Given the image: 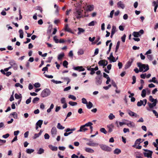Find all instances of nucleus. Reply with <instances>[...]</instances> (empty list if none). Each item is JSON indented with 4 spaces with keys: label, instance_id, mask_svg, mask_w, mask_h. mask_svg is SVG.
<instances>
[{
    "label": "nucleus",
    "instance_id": "1",
    "mask_svg": "<svg viewBox=\"0 0 158 158\" xmlns=\"http://www.w3.org/2000/svg\"><path fill=\"white\" fill-rule=\"evenodd\" d=\"M138 66L139 68L140 72H142L143 70V72H145L147 71L149 69V66L148 64H142L140 62L137 63Z\"/></svg>",
    "mask_w": 158,
    "mask_h": 158
},
{
    "label": "nucleus",
    "instance_id": "2",
    "mask_svg": "<svg viewBox=\"0 0 158 158\" xmlns=\"http://www.w3.org/2000/svg\"><path fill=\"white\" fill-rule=\"evenodd\" d=\"M50 90L48 89H44L41 92V96L43 98L49 96L51 94Z\"/></svg>",
    "mask_w": 158,
    "mask_h": 158
},
{
    "label": "nucleus",
    "instance_id": "3",
    "mask_svg": "<svg viewBox=\"0 0 158 158\" xmlns=\"http://www.w3.org/2000/svg\"><path fill=\"white\" fill-rule=\"evenodd\" d=\"M102 75L97 76L95 78V83L96 85H98L101 84L102 82Z\"/></svg>",
    "mask_w": 158,
    "mask_h": 158
},
{
    "label": "nucleus",
    "instance_id": "4",
    "mask_svg": "<svg viewBox=\"0 0 158 158\" xmlns=\"http://www.w3.org/2000/svg\"><path fill=\"white\" fill-rule=\"evenodd\" d=\"M99 146L101 149L103 151L109 152L111 151V148L106 145L101 144Z\"/></svg>",
    "mask_w": 158,
    "mask_h": 158
},
{
    "label": "nucleus",
    "instance_id": "5",
    "mask_svg": "<svg viewBox=\"0 0 158 158\" xmlns=\"http://www.w3.org/2000/svg\"><path fill=\"white\" fill-rule=\"evenodd\" d=\"M134 60V58L133 57L131 58L129 60V61L125 65L124 69H128L131 66Z\"/></svg>",
    "mask_w": 158,
    "mask_h": 158
},
{
    "label": "nucleus",
    "instance_id": "6",
    "mask_svg": "<svg viewBox=\"0 0 158 158\" xmlns=\"http://www.w3.org/2000/svg\"><path fill=\"white\" fill-rule=\"evenodd\" d=\"M143 150L145 152H144L143 153L144 156L148 158H152V154L153 153L152 151L146 149H143Z\"/></svg>",
    "mask_w": 158,
    "mask_h": 158
},
{
    "label": "nucleus",
    "instance_id": "7",
    "mask_svg": "<svg viewBox=\"0 0 158 158\" xmlns=\"http://www.w3.org/2000/svg\"><path fill=\"white\" fill-rule=\"evenodd\" d=\"M82 11L81 10H77L76 12H74V14L77 19H80L82 17L81 13Z\"/></svg>",
    "mask_w": 158,
    "mask_h": 158
},
{
    "label": "nucleus",
    "instance_id": "8",
    "mask_svg": "<svg viewBox=\"0 0 158 158\" xmlns=\"http://www.w3.org/2000/svg\"><path fill=\"white\" fill-rule=\"evenodd\" d=\"M9 64L11 65V68L13 67L15 70H17L18 68V65L16 63L15 61L14 60H11L9 62Z\"/></svg>",
    "mask_w": 158,
    "mask_h": 158
},
{
    "label": "nucleus",
    "instance_id": "9",
    "mask_svg": "<svg viewBox=\"0 0 158 158\" xmlns=\"http://www.w3.org/2000/svg\"><path fill=\"white\" fill-rule=\"evenodd\" d=\"M157 101L156 100V101L153 102L152 103H150L149 102H148L147 104L148 105L149 108H147V109L149 111H150L151 110V109L152 108L154 107L157 104Z\"/></svg>",
    "mask_w": 158,
    "mask_h": 158
},
{
    "label": "nucleus",
    "instance_id": "10",
    "mask_svg": "<svg viewBox=\"0 0 158 158\" xmlns=\"http://www.w3.org/2000/svg\"><path fill=\"white\" fill-rule=\"evenodd\" d=\"M98 64L100 66H106L108 64V61L104 60H101L98 62Z\"/></svg>",
    "mask_w": 158,
    "mask_h": 158
},
{
    "label": "nucleus",
    "instance_id": "11",
    "mask_svg": "<svg viewBox=\"0 0 158 158\" xmlns=\"http://www.w3.org/2000/svg\"><path fill=\"white\" fill-rule=\"evenodd\" d=\"M51 133L53 137H54L57 134V130L55 127H52L51 131Z\"/></svg>",
    "mask_w": 158,
    "mask_h": 158
},
{
    "label": "nucleus",
    "instance_id": "12",
    "mask_svg": "<svg viewBox=\"0 0 158 158\" xmlns=\"http://www.w3.org/2000/svg\"><path fill=\"white\" fill-rule=\"evenodd\" d=\"M73 69L74 70L78 71L79 72L83 71L85 70V69L83 68L82 66L74 67Z\"/></svg>",
    "mask_w": 158,
    "mask_h": 158
},
{
    "label": "nucleus",
    "instance_id": "13",
    "mask_svg": "<svg viewBox=\"0 0 158 158\" xmlns=\"http://www.w3.org/2000/svg\"><path fill=\"white\" fill-rule=\"evenodd\" d=\"M128 114L129 115L131 116H134L135 117H139V116L135 113L129 110L128 112Z\"/></svg>",
    "mask_w": 158,
    "mask_h": 158
},
{
    "label": "nucleus",
    "instance_id": "14",
    "mask_svg": "<svg viewBox=\"0 0 158 158\" xmlns=\"http://www.w3.org/2000/svg\"><path fill=\"white\" fill-rule=\"evenodd\" d=\"M118 8H121L122 9H124L125 8L124 4L121 1L118 2L117 4Z\"/></svg>",
    "mask_w": 158,
    "mask_h": 158
},
{
    "label": "nucleus",
    "instance_id": "15",
    "mask_svg": "<svg viewBox=\"0 0 158 158\" xmlns=\"http://www.w3.org/2000/svg\"><path fill=\"white\" fill-rule=\"evenodd\" d=\"M86 127L84 125H82L80 127L79 130L77 131L78 132H85V131L87 130L88 129L87 128L85 127Z\"/></svg>",
    "mask_w": 158,
    "mask_h": 158
},
{
    "label": "nucleus",
    "instance_id": "16",
    "mask_svg": "<svg viewBox=\"0 0 158 158\" xmlns=\"http://www.w3.org/2000/svg\"><path fill=\"white\" fill-rule=\"evenodd\" d=\"M90 142L87 143L86 144L88 145L93 147L97 146L98 145V143L92 142V141H90Z\"/></svg>",
    "mask_w": 158,
    "mask_h": 158
},
{
    "label": "nucleus",
    "instance_id": "17",
    "mask_svg": "<svg viewBox=\"0 0 158 158\" xmlns=\"http://www.w3.org/2000/svg\"><path fill=\"white\" fill-rule=\"evenodd\" d=\"M0 72L2 74L6 75L7 77H8L10 75H11L12 73L11 72H7L5 73L4 71L2 69L1 70Z\"/></svg>",
    "mask_w": 158,
    "mask_h": 158
},
{
    "label": "nucleus",
    "instance_id": "18",
    "mask_svg": "<svg viewBox=\"0 0 158 158\" xmlns=\"http://www.w3.org/2000/svg\"><path fill=\"white\" fill-rule=\"evenodd\" d=\"M126 125L130 127L134 128L135 127V123L129 121V123H126Z\"/></svg>",
    "mask_w": 158,
    "mask_h": 158
},
{
    "label": "nucleus",
    "instance_id": "19",
    "mask_svg": "<svg viewBox=\"0 0 158 158\" xmlns=\"http://www.w3.org/2000/svg\"><path fill=\"white\" fill-rule=\"evenodd\" d=\"M48 147L52 151H56L58 149V148L57 147L53 146L51 144L49 145Z\"/></svg>",
    "mask_w": 158,
    "mask_h": 158
},
{
    "label": "nucleus",
    "instance_id": "20",
    "mask_svg": "<svg viewBox=\"0 0 158 158\" xmlns=\"http://www.w3.org/2000/svg\"><path fill=\"white\" fill-rule=\"evenodd\" d=\"M94 6V5H88L87 7V10L89 11H91L93 10Z\"/></svg>",
    "mask_w": 158,
    "mask_h": 158
},
{
    "label": "nucleus",
    "instance_id": "21",
    "mask_svg": "<svg viewBox=\"0 0 158 158\" xmlns=\"http://www.w3.org/2000/svg\"><path fill=\"white\" fill-rule=\"evenodd\" d=\"M107 127L108 129V132L110 133L113 131V128L114 127V126L113 124H111L107 126Z\"/></svg>",
    "mask_w": 158,
    "mask_h": 158
},
{
    "label": "nucleus",
    "instance_id": "22",
    "mask_svg": "<svg viewBox=\"0 0 158 158\" xmlns=\"http://www.w3.org/2000/svg\"><path fill=\"white\" fill-rule=\"evenodd\" d=\"M142 154L139 152H136L135 153V158H143L141 156Z\"/></svg>",
    "mask_w": 158,
    "mask_h": 158
},
{
    "label": "nucleus",
    "instance_id": "23",
    "mask_svg": "<svg viewBox=\"0 0 158 158\" xmlns=\"http://www.w3.org/2000/svg\"><path fill=\"white\" fill-rule=\"evenodd\" d=\"M85 151L89 153H92L94 152V151L92 149L88 148H85Z\"/></svg>",
    "mask_w": 158,
    "mask_h": 158
},
{
    "label": "nucleus",
    "instance_id": "24",
    "mask_svg": "<svg viewBox=\"0 0 158 158\" xmlns=\"http://www.w3.org/2000/svg\"><path fill=\"white\" fill-rule=\"evenodd\" d=\"M132 35L135 37H138L141 36V34H139L138 32L134 31Z\"/></svg>",
    "mask_w": 158,
    "mask_h": 158
},
{
    "label": "nucleus",
    "instance_id": "25",
    "mask_svg": "<svg viewBox=\"0 0 158 158\" xmlns=\"http://www.w3.org/2000/svg\"><path fill=\"white\" fill-rule=\"evenodd\" d=\"M78 32L77 33L78 35H80L81 33H84L85 31V30L84 29L80 27L78 28Z\"/></svg>",
    "mask_w": 158,
    "mask_h": 158
},
{
    "label": "nucleus",
    "instance_id": "26",
    "mask_svg": "<svg viewBox=\"0 0 158 158\" xmlns=\"http://www.w3.org/2000/svg\"><path fill=\"white\" fill-rule=\"evenodd\" d=\"M43 121L41 120H39L38 121V122L36 123V125L38 126L39 127H41V125L43 123Z\"/></svg>",
    "mask_w": 158,
    "mask_h": 158
},
{
    "label": "nucleus",
    "instance_id": "27",
    "mask_svg": "<svg viewBox=\"0 0 158 158\" xmlns=\"http://www.w3.org/2000/svg\"><path fill=\"white\" fill-rule=\"evenodd\" d=\"M146 90L145 89H143L142 90L141 96L143 98H144L146 96Z\"/></svg>",
    "mask_w": 158,
    "mask_h": 158
},
{
    "label": "nucleus",
    "instance_id": "28",
    "mask_svg": "<svg viewBox=\"0 0 158 158\" xmlns=\"http://www.w3.org/2000/svg\"><path fill=\"white\" fill-rule=\"evenodd\" d=\"M10 115L13 116V118L15 119H17L18 118V114L16 112H13L11 113Z\"/></svg>",
    "mask_w": 158,
    "mask_h": 158
},
{
    "label": "nucleus",
    "instance_id": "29",
    "mask_svg": "<svg viewBox=\"0 0 158 158\" xmlns=\"http://www.w3.org/2000/svg\"><path fill=\"white\" fill-rule=\"evenodd\" d=\"M65 31L70 32H71L72 31L71 30L69 27L68 25V24H66L65 25Z\"/></svg>",
    "mask_w": 158,
    "mask_h": 158
},
{
    "label": "nucleus",
    "instance_id": "30",
    "mask_svg": "<svg viewBox=\"0 0 158 158\" xmlns=\"http://www.w3.org/2000/svg\"><path fill=\"white\" fill-rule=\"evenodd\" d=\"M121 152V150L118 148L115 149L114 151V153L116 154H119Z\"/></svg>",
    "mask_w": 158,
    "mask_h": 158
},
{
    "label": "nucleus",
    "instance_id": "31",
    "mask_svg": "<svg viewBox=\"0 0 158 158\" xmlns=\"http://www.w3.org/2000/svg\"><path fill=\"white\" fill-rule=\"evenodd\" d=\"M34 150L33 149L28 148L27 149L26 152L27 153L29 154H30L31 153L33 152H34Z\"/></svg>",
    "mask_w": 158,
    "mask_h": 158
},
{
    "label": "nucleus",
    "instance_id": "32",
    "mask_svg": "<svg viewBox=\"0 0 158 158\" xmlns=\"http://www.w3.org/2000/svg\"><path fill=\"white\" fill-rule=\"evenodd\" d=\"M64 53H62L60 54H59L58 56V59L59 60H60L62 59V58L64 57Z\"/></svg>",
    "mask_w": 158,
    "mask_h": 158
},
{
    "label": "nucleus",
    "instance_id": "33",
    "mask_svg": "<svg viewBox=\"0 0 158 158\" xmlns=\"http://www.w3.org/2000/svg\"><path fill=\"white\" fill-rule=\"evenodd\" d=\"M57 127V128L60 130H63L64 128V127L62 126L60 123H58Z\"/></svg>",
    "mask_w": 158,
    "mask_h": 158
},
{
    "label": "nucleus",
    "instance_id": "34",
    "mask_svg": "<svg viewBox=\"0 0 158 158\" xmlns=\"http://www.w3.org/2000/svg\"><path fill=\"white\" fill-rule=\"evenodd\" d=\"M40 98L38 97H35L33 100L32 102L34 104L37 103V102L39 100Z\"/></svg>",
    "mask_w": 158,
    "mask_h": 158
},
{
    "label": "nucleus",
    "instance_id": "35",
    "mask_svg": "<svg viewBox=\"0 0 158 158\" xmlns=\"http://www.w3.org/2000/svg\"><path fill=\"white\" fill-rule=\"evenodd\" d=\"M44 150L42 148H40L37 152L39 154H41L44 152Z\"/></svg>",
    "mask_w": 158,
    "mask_h": 158
},
{
    "label": "nucleus",
    "instance_id": "36",
    "mask_svg": "<svg viewBox=\"0 0 158 158\" xmlns=\"http://www.w3.org/2000/svg\"><path fill=\"white\" fill-rule=\"evenodd\" d=\"M120 44V41H118L117 43V44H116V49H115V52H117L119 48V47Z\"/></svg>",
    "mask_w": 158,
    "mask_h": 158
},
{
    "label": "nucleus",
    "instance_id": "37",
    "mask_svg": "<svg viewBox=\"0 0 158 158\" xmlns=\"http://www.w3.org/2000/svg\"><path fill=\"white\" fill-rule=\"evenodd\" d=\"M54 104L52 103L50 106V107L49 108H48L47 110V112H48V113H49L51 111V110L52 109H53V107H54Z\"/></svg>",
    "mask_w": 158,
    "mask_h": 158
},
{
    "label": "nucleus",
    "instance_id": "38",
    "mask_svg": "<svg viewBox=\"0 0 158 158\" xmlns=\"http://www.w3.org/2000/svg\"><path fill=\"white\" fill-rule=\"evenodd\" d=\"M93 104L90 102H89L88 105L87 104V107L89 109H90L91 108V107H93Z\"/></svg>",
    "mask_w": 158,
    "mask_h": 158
},
{
    "label": "nucleus",
    "instance_id": "39",
    "mask_svg": "<svg viewBox=\"0 0 158 158\" xmlns=\"http://www.w3.org/2000/svg\"><path fill=\"white\" fill-rule=\"evenodd\" d=\"M149 82H153L154 83H158V82L156 80V78L155 77H153L152 78V80H150L149 81Z\"/></svg>",
    "mask_w": 158,
    "mask_h": 158
},
{
    "label": "nucleus",
    "instance_id": "40",
    "mask_svg": "<svg viewBox=\"0 0 158 158\" xmlns=\"http://www.w3.org/2000/svg\"><path fill=\"white\" fill-rule=\"evenodd\" d=\"M115 118V116L112 113H110L108 116V118L110 120H112Z\"/></svg>",
    "mask_w": 158,
    "mask_h": 158
},
{
    "label": "nucleus",
    "instance_id": "41",
    "mask_svg": "<svg viewBox=\"0 0 158 158\" xmlns=\"http://www.w3.org/2000/svg\"><path fill=\"white\" fill-rule=\"evenodd\" d=\"M141 139L140 138L136 140L135 142V146L136 145H137V144H140V143H141V142H140V141H141Z\"/></svg>",
    "mask_w": 158,
    "mask_h": 158
},
{
    "label": "nucleus",
    "instance_id": "42",
    "mask_svg": "<svg viewBox=\"0 0 158 158\" xmlns=\"http://www.w3.org/2000/svg\"><path fill=\"white\" fill-rule=\"evenodd\" d=\"M143 104V101L140 100L137 103V105L138 106H140Z\"/></svg>",
    "mask_w": 158,
    "mask_h": 158
},
{
    "label": "nucleus",
    "instance_id": "43",
    "mask_svg": "<svg viewBox=\"0 0 158 158\" xmlns=\"http://www.w3.org/2000/svg\"><path fill=\"white\" fill-rule=\"evenodd\" d=\"M69 104L71 106H75L77 105V103L75 102H73L72 101H70L69 102Z\"/></svg>",
    "mask_w": 158,
    "mask_h": 158
},
{
    "label": "nucleus",
    "instance_id": "44",
    "mask_svg": "<svg viewBox=\"0 0 158 158\" xmlns=\"http://www.w3.org/2000/svg\"><path fill=\"white\" fill-rule=\"evenodd\" d=\"M93 124L91 122H89L88 123H86L84 125L85 127H92V126L93 125Z\"/></svg>",
    "mask_w": 158,
    "mask_h": 158
},
{
    "label": "nucleus",
    "instance_id": "45",
    "mask_svg": "<svg viewBox=\"0 0 158 158\" xmlns=\"http://www.w3.org/2000/svg\"><path fill=\"white\" fill-rule=\"evenodd\" d=\"M152 5L154 7L157 6V7H158V0L156 1H153L152 2Z\"/></svg>",
    "mask_w": 158,
    "mask_h": 158
},
{
    "label": "nucleus",
    "instance_id": "46",
    "mask_svg": "<svg viewBox=\"0 0 158 158\" xmlns=\"http://www.w3.org/2000/svg\"><path fill=\"white\" fill-rule=\"evenodd\" d=\"M116 31V27L113 26H112V28L111 30V33L114 34Z\"/></svg>",
    "mask_w": 158,
    "mask_h": 158
},
{
    "label": "nucleus",
    "instance_id": "47",
    "mask_svg": "<svg viewBox=\"0 0 158 158\" xmlns=\"http://www.w3.org/2000/svg\"><path fill=\"white\" fill-rule=\"evenodd\" d=\"M100 130L101 132L103 133L104 134H106L107 133L106 131V129L104 128H101L100 129Z\"/></svg>",
    "mask_w": 158,
    "mask_h": 158
},
{
    "label": "nucleus",
    "instance_id": "48",
    "mask_svg": "<svg viewBox=\"0 0 158 158\" xmlns=\"http://www.w3.org/2000/svg\"><path fill=\"white\" fill-rule=\"evenodd\" d=\"M68 64V62L66 60H64L63 63V65L64 67L65 68H67V65Z\"/></svg>",
    "mask_w": 158,
    "mask_h": 158
},
{
    "label": "nucleus",
    "instance_id": "49",
    "mask_svg": "<svg viewBox=\"0 0 158 158\" xmlns=\"http://www.w3.org/2000/svg\"><path fill=\"white\" fill-rule=\"evenodd\" d=\"M68 97L69 98H71L73 100H75L76 98L75 96L73 95H70Z\"/></svg>",
    "mask_w": 158,
    "mask_h": 158
},
{
    "label": "nucleus",
    "instance_id": "50",
    "mask_svg": "<svg viewBox=\"0 0 158 158\" xmlns=\"http://www.w3.org/2000/svg\"><path fill=\"white\" fill-rule=\"evenodd\" d=\"M149 100L152 102H155L156 100H157V99H154L153 98L152 96H150L149 97Z\"/></svg>",
    "mask_w": 158,
    "mask_h": 158
},
{
    "label": "nucleus",
    "instance_id": "51",
    "mask_svg": "<svg viewBox=\"0 0 158 158\" xmlns=\"http://www.w3.org/2000/svg\"><path fill=\"white\" fill-rule=\"evenodd\" d=\"M51 81L56 84L61 83L62 82L60 81H56L54 79L51 80Z\"/></svg>",
    "mask_w": 158,
    "mask_h": 158
},
{
    "label": "nucleus",
    "instance_id": "52",
    "mask_svg": "<svg viewBox=\"0 0 158 158\" xmlns=\"http://www.w3.org/2000/svg\"><path fill=\"white\" fill-rule=\"evenodd\" d=\"M61 103L62 104H64L66 103L65 98H62L60 100Z\"/></svg>",
    "mask_w": 158,
    "mask_h": 158
},
{
    "label": "nucleus",
    "instance_id": "53",
    "mask_svg": "<svg viewBox=\"0 0 158 158\" xmlns=\"http://www.w3.org/2000/svg\"><path fill=\"white\" fill-rule=\"evenodd\" d=\"M82 102L83 104H87L88 103L86 101V100L85 98H83L82 99Z\"/></svg>",
    "mask_w": 158,
    "mask_h": 158
},
{
    "label": "nucleus",
    "instance_id": "54",
    "mask_svg": "<svg viewBox=\"0 0 158 158\" xmlns=\"http://www.w3.org/2000/svg\"><path fill=\"white\" fill-rule=\"evenodd\" d=\"M53 40L56 43H59V40L57 38L56 36H55L54 37Z\"/></svg>",
    "mask_w": 158,
    "mask_h": 158
},
{
    "label": "nucleus",
    "instance_id": "55",
    "mask_svg": "<svg viewBox=\"0 0 158 158\" xmlns=\"http://www.w3.org/2000/svg\"><path fill=\"white\" fill-rule=\"evenodd\" d=\"M132 78L133 81L132 82V84H134L136 82V78L135 76H133Z\"/></svg>",
    "mask_w": 158,
    "mask_h": 158
},
{
    "label": "nucleus",
    "instance_id": "56",
    "mask_svg": "<svg viewBox=\"0 0 158 158\" xmlns=\"http://www.w3.org/2000/svg\"><path fill=\"white\" fill-rule=\"evenodd\" d=\"M15 97L16 99H19L21 98V97L17 93L15 94Z\"/></svg>",
    "mask_w": 158,
    "mask_h": 158
},
{
    "label": "nucleus",
    "instance_id": "57",
    "mask_svg": "<svg viewBox=\"0 0 158 158\" xmlns=\"http://www.w3.org/2000/svg\"><path fill=\"white\" fill-rule=\"evenodd\" d=\"M126 37V35L124 34L123 36L121 37V40L123 42H124L125 41V39Z\"/></svg>",
    "mask_w": 158,
    "mask_h": 158
},
{
    "label": "nucleus",
    "instance_id": "58",
    "mask_svg": "<svg viewBox=\"0 0 158 158\" xmlns=\"http://www.w3.org/2000/svg\"><path fill=\"white\" fill-rule=\"evenodd\" d=\"M34 86L36 88H39L40 87V85L39 83H36L34 84Z\"/></svg>",
    "mask_w": 158,
    "mask_h": 158
},
{
    "label": "nucleus",
    "instance_id": "59",
    "mask_svg": "<svg viewBox=\"0 0 158 158\" xmlns=\"http://www.w3.org/2000/svg\"><path fill=\"white\" fill-rule=\"evenodd\" d=\"M10 136V134L9 133H7L5 135H3L2 137L5 139L7 138Z\"/></svg>",
    "mask_w": 158,
    "mask_h": 158
},
{
    "label": "nucleus",
    "instance_id": "60",
    "mask_svg": "<svg viewBox=\"0 0 158 158\" xmlns=\"http://www.w3.org/2000/svg\"><path fill=\"white\" fill-rule=\"evenodd\" d=\"M31 98L30 97L28 99L26 100V104H28L29 103H30L31 102Z\"/></svg>",
    "mask_w": 158,
    "mask_h": 158
},
{
    "label": "nucleus",
    "instance_id": "61",
    "mask_svg": "<svg viewBox=\"0 0 158 158\" xmlns=\"http://www.w3.org/2000/svg\"><path fill=\"white\" fill-rule=\"evenodd\" d=\"M6 141L5 140H2L0 139V146L2 145L3 143H6Z\"/></svg>",
    "mask_w": 158,
    "mask_h": 158
},
{
    "label": "nucleus",
    "instance_id": "62",
    "mask_svg": "<svg viewBox=\"0 0 158 158\" xmlns=\"http://www.w3.org/2000/svg\"><path fill=\"white\" fill-rule=\"evenodd\" d=\"M44 138L45 139H49L50 137L49 135L48 134L46 133L44 135Z\"/></svg>",
    "mask_w": 158,
    "mask_h": 158
},
{
    "label": "nucleus",
    "instance_id": "63",
    "mask_svg": "<svg viewBox=\"0 0 158 158\" xmlns=\"http://www.w3.org/2000/svg\"><path fill=\"white\" fill-rule=\"evenodd\" d=\"M147 58L150 60H153V57L152 55H148Z\"/></svg>",
    "mask_w": 158,
    "mask_h": 158
},
{
    "label": "nucleus",
    "instance_id": "64",
    "mask_svg": "<svg viewBox=\"0 0 158 158\" xmlns=\"http://www.w3.org/2000/svg\"><path fill=\"white\" fill-rule=\"evenodd\" d=\"M152 112L153 114H155V116H156V118L158 117V113H157V112L154 110H152Z\"/></svg>",
    "mask_w": 158,
    "mask_h": 158
}]
</instances>
